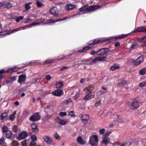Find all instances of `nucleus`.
<instances>
[{"mask_svg": "<svg viewBox=\"0 0 146 146\" xmlns=\"http://www.w3.org/2000/svg\"><path fill=\"white\" fill-rule=\"evenodd\" d=\"M41 22H39L37 20L33 23H31V24L27 25L26 26L24 27H19V28H21V29L24 30L27 29V28L29 27H32L33 26H34L36 25H39Z\"/></svg>", "mask_w": 146, "mask_h": 146, "instance_id": "nucleus-9", "label": "nucleus"}, {"mask_svg": "<svg viewBox=\"0 0 146 146\" xmlns=\"http://www.w3.org/2000/svg\"><path fill=\"white\" fill-rule=\"evenodd\" d=\"M69 113L70 114H69L68 115H70L71 117H73V116H74V115L73 113V111H71L69 112Z\"/></svg>", "mask_w": 146, "mask_h": 146, "instance_id": "nucleus-60", "label": "nucleus"}, {"mask_svg": "<svg viewBox=\"0 0 146 146\" xmlns=\"http://www.w3.org/2000/svg\"><path fill=\"white\" fill-rule=\"evenodd\" d=\"M40 116L38 113H34L31 116L29 119L32 121H36L40 119Z\"/></svg>", "mask_w": 146, "mask_h": 146, "instance_id": "nucleus-3", "label": "nucleus"}, {"mask_svg": "<svg viewBox=\"0 0 146 146\" xmlns=\"http://www.w3.org/2000/svg\"><path fill=\"white\" fill-rule=\"evenodd\" d=\"M140 74L141 75H144L146 73V68H144L139 71Z\"/></svg>", "mask_w": 146, "mask_h": 146, "instance_id": "nucleus-33", "label": "nucleus"}, {"mask_svg": "<svg viewBox=\"0 0 146 146\" xmlns=\"http://www.w3.org/2000/svg\"><path fill=\"white\" fill-rule=\"evenodd\" d=\"M9 118L11 121H13L15 118V116L13 115L12 114L10 115Z\"/></svg>", "mask_w": 146, "mask_h": 146, "instance_id": "nucleus-55", "label": "nucleus"}, {"mask_svg": "<svg viewBox=\"0 0 146 146\" xmlns=\"http://www.w3.org/2000/svg\"><path fill=\"white\" fill-rule=\"evenodd\" d=\"M139 106V103L137 101H134L132 102L131 106V109H137Z\"/></svg>", "mask_w": 146, "mask_h": 146, "instance_id": "nucleus-14", "label": "nucleus"}, {"mask_svg": "<svg viewBox=\"0 0 146 146\" xmlns=\"http://www.w3.org/2000/svg\"><path fill=\"white\" fill-rule=\"evenodd\" d=\"M111 133V131H108L106 132V133L105 134L104 136L105 137H107L109 135L110 133Z\"/></svg>", "mask_w": 146, "mask_h": 146, "instance_id": "nucleus-54", "label": "nucleus"}, {"mask_svg": "<svg viewBox=\"0 0 146 146\" xmlns=\"http://www.w3.org/2000/svg\"><path fill=\"white\" fill-rule=\"evenodd\" d=\"M146 85V82H143L139 84V86L141 87H143Z\"/></svg>", "mask_w": 146, "mask_h": 146, "instance_id": "nucleus-44", "label": "nucleus"}, {"mask_svg": "<svg viewBox=\"0 0 146 146\" xmlns=\"http://www.w3.org/2000/svg\"><path fill=\"white\" fill-rule=\"evenodd\" d=\"M53 60L51 59L46 60H45V62L47 64H49L52 62Z\"/></svg>", "mask_w": 146, "mask_h": 146, "instance_id": "nucleus-53", "label": "nucleus"}, {"mask_svg": "<svg viewBox=\"0 0 146 146\" xmlns=\"http://www.w3.org/2000/svg\"><path fill=\"white\" fill-rule=\"evenodd\" d=\"M91 48V46H87L84 47L82 50V52H84Z\"/></svg>", "mask_w": 146, "mask_h": 146, "instance_id": "nucleus-46", "label": "nucleus"}, {"mask_svg": "<svg viewBox=\"0 0 146 146\" xmlns=\"http://www.w3.org/2000/svg\"><path fill=\"white\" fill-rule=\"evenodd\" d=\"M106 59V57H96L92 60L90 63V65L93 64L97 61H105Z\"/></svg>", "mask_w": 146, "mask_h": 146, "instance_id": "nucleus-6", "label": "nucleus"}, {"mask_svg": "<svg viewBox=\"0 0 146 146\" xmlns=\"http://www.w3.org/2000/svg\"><path fill=\"white\" fill-rule=\"evenodd\" d=\"M36 4L37 6L38 7H42L44 5V4L42 3L40 1H37Z\"/></svg>", "mask_w": 146, "mask_h": 146, "instance_id": "nucleus-38", "label": "nucleus"}, {"mask_svg": "<svg viewBox=\"0 0 146 146\" xmlns=\"http://www.w3.org/2000/svg\"><path fill=\"white\" fill-rule=\"evenodd\" d=\"M54 136L55 138L58 140H60V135L57 133H56L54 134Z\"/></svg>", "mask_w": 146, "mask_h": 146, "instance_id": "nucleus-47", "label": "nucleus"}, {"mask_svg": "<svg viewBox=\"0 0 146 146\" xmlns=\"http://www.w3.org/2000/svg\"><path fill=\"white\" fill-rule=\"evenodd\" d=\"M128 34H123L119 35L118 36H116L115 38L118 39H122L125 38L127 35Z\"/></svg>", "mask_w": 146, "mask_h": 146, "instance_id": "nucleus-28", "label": "nucleus"}, {"mask_svg": "<svg viewBox=\"0 0 146 146\" xmlns=\"http://www.w3.org/2000/svg\"><path fill=\"white\" fill-rule=\"evenodd\" d=\"M100 101L101 100L100 99H98L96 101V103L94 104V106L96 107L98 106L100 104Z\"/></svg>", "mask_w": 146, "mask_h": 146, "instance_id": "nucleus-41", "label": "nucleus"}, {"mask_svg": "<svg viewBox=\"0 0 146 146\" xmlns=\"http://www.w3.org/2000/svg\"><path fill=\"white\" fill-rule=\"evenodd\" d=\"M114 117L115 118L114 120L115 121H118L121 123H123L124 122L123 118L121 116L117 115H114Z\"/></svg>", "mask_w": 146, "mask_h": 146, "instance_id": "nucleus-16", "label": "nucleus"}, {"mask_svg": "<svg viewBox=\"0 0 146 146\" xmlns=\"http://www.w3.org/2000/svg\"><path fill=\"white\" fill-rule=\"evenodd\" d=\"M72 102V101L71 99L70 98H69L66 101H64V102L65 103H66H66H68L71 102Z\"/></svg>", "mask_w": 146, "mask_h": 146, "instance_id": "nucleus-57", "label": "nucleus"}, {"mask_svg": "<svg viewBox=\"0 0 146 146\" xmlns=\"http://www.w3.org/2000/svg\"><path fill=\"white\" fill-rule=\"evenodd\" d=\"M65 8L66 10L67 11H70L74 9L75 6L74 5L69 4L66 5Z\"/></svg>", "mask_w": 146, "mask_h": 146, "instance_id": "nucleus-19", "label": "nucleus"}, {"mask_svg": "<svg viewBox=\"0 0 146 146\" xmlns=\"http://www.w3.org/2000/svg\"><path fill=\"white\" fill-rule=\"evenodd\" d=\"M29 113V111H25L23 113V115L25 116H26Z\"/></svg>", "mask_w": 146, "mask_h": 146, "instance_id": "nucleus-64", "label": "nucleus"}, {"mask_svg": "<svg viewBox=\"0 0 146 146\" xmlns=\"http://www.w3.org/2000/svg\"><path fill=\"white\" fill-rule=\"evenodd\" d=\"M98 141L97 135H93L90 137L89 143L91 146H97Z\"/></svg>", "mask_w": 146, "mask_h": 146, "instance_id": "nucleus-2", "label": "nucleus"}, {"mask_svg": "<svg viewBox=\"0 0 146 146\" xmlns=\"http://www.w3.org/2000/svg\"><path fill=\"white\" fill-rule=\"evenodd\" d=\"M138 45L137 42H135L132 44L130 49H131L132 50L138 47Z\"/></svg>", "mask_w": 146, "mask_h": 146, "instance_id": "nucleus-25", "label": "nucleus"}, {"mask_svg": "<svg viewBox=\"0 0 146 146\" xmlns=\"http://www.w3.org/2000/svg\"><path fill=\"white\" fill-rule=\"evenodd\" d=\"M79 91L78 92L76 93V95L74 96V98L75 99H76L79 96Z\"/></svg>", "mask_w": 146, "mask_h": 146, "instance_id": "nucleus-63", "label": "nucleus"}, {"mask_svg": "<svg viewBox=\"0 0 146 146\" xmlns=\"http://www.w3.org/2000/svg\"><path fill=\"white\" fill-rule=\"evenodd\" d=\"M68 122V121H66L63 120H60L58 122V123L62 125H66Z\"/></svg>", "mask_w": 146, "mask_h": 146, "instance_id": "nucleus-26", "label": "nucleus"}, {"mask_svg": "<svg viewBox=\"0 0 146 146\" xmlns=\"http://www.w3.org/2000/svg\"><path fill=\"white\" fill-rule=\"evenodd\" d=\"M77 141L79 143L82 145H84L85 143V141L83 140L81 136L77 137Z\"/></svg>", "mask_w": 146, "mask_h": 146, "instance_id": "nucleus-23", "label": "nucleus"}, {"mask_svg": "<svg viewBox=\"0 0 146 146\" xmlns=\"http://www.w3.org/2000/svg\"><path fill=\"white\" fill-rule=\"evenodd\" d=\"M92 93L90 92H86V95L83 98V100H88L89 99L90 97L92 96Z\"/></svg>", "mask_w": 146, "mask_h": 146, "instance_id": "nucleus-21", "label": "nucleus"}, {"mask_svg": "<svg viewBox=\"0 0 146 146\" xmlns=\"http://www.w3.org/2000/svg\"><path fill=\"white\" fill-rule=\"evenodd\" d=\"M52 117L51 115H46L44 117V120L45 121H47L49 119L51 118Z\"/></svg>", "mask_w": 146, "mask_h": 146, "instance_id": "nucleus-37", "label": "nucleus"}, {"mask_svg": "<svg viewBox=\"0 0 146 146\" xmlns=\"http://www.w3.org/2000/svg\"><path fill=\"white\" fill-rule=\"evenodd\" d=\"M52 94L55 96H60L63 94V92L62 90H57L53 91Z\"/></svg>", "mask_w": 146, "mask_h": 146, "instance_id": "nucleus-11", "label": "nucleus"}, {"mask_svg": "<svg viewBox=\"0 0 146 146\" xmlns=\"http://www.w3.org/2000/svg\"><path fill=\"white\" fill-rule=\"evenodd\" d=\"M127 82L125 81H123L120 84H118L119 86V87H121L125 84H126Z\"/></svg>", "mask_w": 146, "mask_h": 146, "instance_id": "nucleus-45", "label": "nucleus"}, {"mask_svg": "<svg viewBox=\"0 0 146 146\" xmlns=\"http://www.w3.org/2000/svg\"><path fill=\"white\" fill-rule=\"evenodd\" d=\"M108 141V137H103V140L102 141V143L106 144Z\"/></svg>", "mask_w": 146, "mask_h": 146, "instance_id": "nucleus-36", "label": "nucleus"}, {"mask_svg": "<svg viewBox=\"0 0 146 146\" xmlns=\"http://www.w3.org/2000/svg\"><path fill=\"white\" fill-rule=\"evenodd\" d=\"M31 127L34 131L36 132L38 131V129L37 128V126L36 124L35 123H32L31 125Z\"/></svg>", "mask_w": 146, "mask_h": 146, "instance_id": "nucleus-24", "label": "nucleus"}, {"mask_svg": "<svg viewBox=\"0 0 146 146\" xmlns=\"http://www.w3.org/2000/svg\"><path fill=\"white\" fill-rule=\"evenodd\" d=\"M68 68H69L68 67L66 66H62V67H60V70H64L65 69Z\"/></svg>", "mask_w": 146, "mask_h": 146, "instance_id": "nucleus-59", "label": "nucleus"}, {"mask_svg": "<svg viewBox=\"0 0 146 146\" xmlns=\"http://www.w3.org/2000/svg\"><path fill=\"white\" fill-rule=\"evenodd\" d=\"M8 131L7 130V128L6 126H3V129H2V132L3 133H4L5 132H7V131Z\"/></svg>", "mask_w": 146, "mask_h": 146, "instance_id": "nucleus-49", "label": "nucleus"}, {"mask_svg": "<svg viewBox=\"0 0 146 146\" xmlns=\"http://www.w3.org/2000/svg\"><path fill=\"white\" fill-rule=\"evenodd\" d=\"M5 143V140L3 138H2L0 139V145H2Z\"/></svg>", "mask_w": 146, "mask_h": 146, "instance_id": "nucleus-48", "label": "nucleus"}, {"mask_svg": "<svg viewBox=\"0 0 146 146\" xmlns=\"http://www.w3.org/2000/svg\"><path fill=\"white\" fill-rule=\"evenodd\" d=\"M102 40L101 39H95L90 41L89 44L90 45L96 44L102 42Z\"/></svg>", "mask_w": 146, "mask_h": 146, "instance_id": "nucleus-18", "label": "nucleus"}, {"mask_svg": "<svg viewBox=\"0 0 146 146\" xmlns=\"http://www.w3.org/2000/svg\"><path fill=\"white\" fill-rule=\"evenodd\" d=\"M67 113L65 112H61L59 113V115L60 116L63 117L66 115Z\"/></svg>", "mask_w": 146, "mask_h": 146, "instance_id": "nucleus-43", "label": "nucleus"}, {"mask_svg": "<svg viewBox=\"0 0 146 146\" xmlns=\"http://www.w3.org/2000/svg\"><path fill=\"white\" fill-rule=\"evenodd\" d=\"M119 68L118 65L115 64L110 67V69L111 70L113 71L114 70L117 69Z\"/></svg>", "mask_w": 146, "mask_h": 146, "instance_id": "nucleus-27", "label": "nucleus"}, {"mask_svg": "<svg viewBox=\"0 0 146 146\" xmlns=\"http://www.w3.org/2000/svg\"><path fill=\"white\" fill-rule=\"evenodd\" d=\"M16 80V78L15 76H13L11 77L7 81V83H11L13 81H15Z\"/></svg>", "mask_w": 146, "mask_h": 146, "instance_id": "nucleus-30", "label": "nucleus"}, {"mask_svg": "<svg viewBox=\"0 0 146 146\" xmlns=\"http://www.w3.org/2000/svg\"><path fill=\"white\" fill-rule=\"evenodd\" d=\"M13 129L15 132L17 131L18 130L17 127L16 126H13Z\"/></svg>", "mask_w": 146, "mask_h": 146, "instance_id": "nucleus-62", "label": "nucleus"}, {"mask_svg": "<svg viewBox=\"0 0 146 146\" xmlns=\"http://www.w3.org/2000/svg\"><path fill=\"white\" fill-rule=\"evenodd\" d=\"M24 18L23 16H20L19 17H16L15 18V20L17 22H19L20 20L23 19Z\"/></svg>", "mask_w": 146, "mask_h": 146, "instance_id": "nucleus-39", "label": "nucleus"}, {"mask_svg": "<svg viewBox=\"0 0 146 146\" xmlns=\"http://www.w3.org/2000/svg\"><path fill=\"white\" fill-rule=\"evenodd\" d=\"M63 86V83L60 82L57 83L56 84V88H59L62 87Z\"/></svg>", "mask_w": 146, "mask_h": 146, "instance_id": "nucleus-35", "label": "nucleus"}, {"mask_svg": "<svg viewBox=\"0 0 146 146\" xmlns=\"http://www.w3.org/2000/svg\"><path fill=\"white\" fill-rule=\"evenodd\" d=\"M25 20H27L26 21H24V23H27L31 21V20L29 18L25 19Z\"/></svg>", "mask_w": 146, "mask_h": 146, "instance_id": "nucleus-61", "label": "nucleus"}, {"mask_svg": "<svg viewBox=\"0 0 146 146\" xmlns=\"http://www.w3.org/2000/svg\"><path fill=\"white\" fill-rule=\"evenodd\" d=\"M20 30H21V28H19V27L12 30L9 32L6 33H5L1 35L2 37H4L6 36L7 35H9L11 34L15 33L17 31Z\"/></svg>", "mask_w": 146, "mask_h": 146, "instance_id": "nucleus-13", "label": "nucleus"}, {"mask_svg": "<svg viewBox=\"0 0 146 146\" xmlns=\"http://www.w3.org/2000/svg\"><path fill=\"white\" fill-rule=\"evenodd\" d=\"M78 64L79 65H80V64H90V63H88V62H84L83 61H79L78 62Z\"/></svg>", "mask_w": 146, "mask_h": 146, "instance_id": "nucleus-51", "label": "nucleus"}, {"mask_svg": "<svg viewBox=\"0 0 146 146\" xmlns=\"http://www.w3.org/2000/svg\"><path fill=\"white\" fill-rule=\"evenodd\" d=\"M11 7H12V5H11V4L9 3H7L5 5V7L7 9L10 8Z\"/></svg>", "mask_w": 146, "mask_h": 146, "instance_id": "nucleus-52", "label": "nucleus"}, {"mask_svg": "<svg viewBox=\"0 0 146 146\" xmlns=\"http://www.w3.org/2000/svg\"><path fill=\"white\" fill-rule=\"evenodd\" d=\"M50 13L53 16L57 17L58 15V9L56 7H54L51 8L50 10Z\"/></svg>", "mask_w": 146, "mask_h": 146, "instance_id": "nucleus-8", "label": "nucleus"}, {"mask_svg": "<svg viewBox=\"0 0 146 146\" xmlns=\"http://www.w3.org/2000/svg\"><path fill=\"white\" fill-rule=\"evenodd\" d=\"M102 6H99L96 5H93L88 6H83L79 9V11L80 12L84 11L91 12L95 11L100 8Z\"/></svg>", "mask_w": 146, "mask_h": 146, "instance_id": "nucleus-1", "label": "nucleus"}, {"mask_svg": "<svg viewBox=\"0 0 146 146\" xmlns=\"http://www.w3.org/2000/svg\"><path fill=\"white\" fill-rule=\"evenodd\" d=\"M19 67H15L9 68L6 72H5L4 70H2L0 71V75L1 74L7 72H15L19 70Z\"/></svg>", "mask_w": 146, "mask_h": 146, "instance_id": "nucleus-5", "label": "nucleus"}, {"mask_svg": "<svg viewBox=\"0 0 146 146\" xmlns=\"http://www.w3.org/2000/svg\"><path fill=\"white\" fill-rule=\"evenodd\" d=\"M146 32V27L142 26L134 30L133 32L134 33L136 32Z\"/></svg>", "mask_w": 146, "mask_h": 146, "instance_id": "nucleus-17", "label": "nucleus"}, {"mask_svg": "<svg viewBox=\"0 0 146 146\" xmlns=\"http://www.w3.org/2000/svg\"><path fill=\"white\" fill-rule=\"evenodd\" d=\"M43 139L47 145H55V143L52 140L51 138L49 137L48 136H44L43 137Z\"/></svg>", "mask_w": 146, "mask_h": 146, "instance_id": "nucleus-4", "label": "nucleus"}, {"mask_svg": "<svg viewBox=\"0 0 146 146\" xmlns=\"http://www.w3.org/2000/svg\"><path fill=\"white\" fill-rule=\"evenodd\" d=\"M11 145V146H18L19 144L17 141L14 140L12 141Z\"/></svg>", "mask_w": 146, "mask_h": 146, "instance_id": "nucleus-40", "label": "nucleus"}, {"mask_svg": "<svg viewBox=\"0 0 146 146\" xmlns=\"http://www.w3.org/2000/svg\"><path fill=\"white\" fill-rule=\"evenodd\" d=\"M7 113H3L1 115V119L3 120L6 119L7 118Z\"/></svg>", "mask_w": 146, "mask_h": 146, "instance_id": "nucleus-29", "label": "nucleus"}, {"mask_svg": "<svg viewBox=\"0 0 146 146\" xmlns=\"http://www.w3.org/2000/svg\"><path fill=\"white\" fill-rule=\"evenodd\" d=\"M36 143L34 141H31L30 143L29 146H35L36 145Z\"/></svg>", "mask_w": 146, "mask_h": 146, "instance_id": "nucleus-58", "label": "nucleus"}, {"mask_svg": "<svg viewBox=\"0 0 146 146\" xmlns=\"http://www.w3.org/2000/svg\"><path fill=\"white\" fill-rule=\"evenodd\" d=\"M6 137L7 138H11L12 136V133L10 131H7L6 134Z\"/></svg>", "mask_w": 146, "mask_h": 146, "instance_id": "nucleus-32", "label": "nucleus"}, {"mask_svg": "<svg viewBox=\"0 0 146 146\" xmlns=\"http://www.w3.org/2000/svg\"><path fill=\"white\" fill-rule=\"evenodd\" d=\"M31 138L32 141H35L37 140V137L34 135H32L31 136Z\"/></svg>", "mask_w": 146, "mask_h": 146, "instance_id": "nucleus-42", "label": "nucleus"}, {"mask_svg": "<svg viewBox=\"0 0 146 146\" xmlns=\"http://www.w3.org/2000/svg\"><path fill=\"white\" fill-rule=\"evenodd\" d=\"M27 135V133L25 132L22 131L19 134L17 137V139L20 140L26 138Z\"/></svg>", "mask_w": 146, "mask_h": 146, "instance_id": "nucleus-10", "label": "nucleus"}, {"mask_svg": "<svg viewBox=\"0 0 146 146\" xmlns=\"http://www.w3.org/2000/svg\"><path fill=\"white\" fill-rule=\"evenodd\" d=\"M144 59L143 56H140L136 60L133 62V64L135 66H137L143 61Z\"/></svg>", "mask_w": 146, "mask_h": 146, "instance_id": "nucleus-7", "label": "nucleus"}, {"mask_svg": "<svg viewBox=\"0 0 146 146\" xmlns=\"http://www.w3.org/2000/svg\"><path fill=\"white\" fill-rule=\"evenodd\" d=\"M55 22V20H54L53 19H49L47 20L46 22L45 23L48 24H50Z\"/></svg>", "mask_w": 146, "mask_h": 146, "instance_id": "nucleus-34", "label": "nucleus"}, {"mask_svg": "<svg viewBox=\"0 0 146 146\" xmlns=\"http://www.w3.org/2000/svg\"><path fill=\"white\" fill-rule=\"evenodd\" d=\"M26 79V76L25 75H21L19 76L18 82L19 84H21L25 82Z\"/></svg>", "mask_w": 146, "mask_h": 146, "instance_id": "nucleus-15", "label": "nucleus"}, {"mask_svg": "<svg viewBox=\"0 0 146 146\" xmlns=\"http://www.w3.org/2000/svg\"><path fill=\"white\" fill-rule=\"evenodd\" d=\"M106 52L105 48H103L98 50L96 53L97 55H101L105 54Z\"/></svg>", "mask_w": 146, "mask_h": 146, "instance_id": "nucleus-20", "label": "nucleus"}, {"mask_svg": "<svg viewBox=\"0 0 146 146\" xmlns=\"http://www.w3.org/2000/svg\"><path fill=\"white\" fill-rule=\"evenodd\" d=\"M93 90V88L92 86L90 85L85 88L84 90H87V92H90L92 93V91Z\"/></svg>", "mask_w": 146, "mask_h": 146, "instance_id": "nucleus-22", "label": "nucleus"}, {"mask_svg": "<svg viewBox=\"0 0 146 146\" xmlns=\"http://www.w3.org/2000/svg\"><path fill=\"white\" fill-rule=\"evenodd\" d=\"M32 2H30L28 3L25 5V8L26 10H28L30 8L31 6L30 5L31 4Z\"/></svg>", "mask_w": 146, "mask_h": 146, "instance_id": "nucleus-31", "label": "nucleus"}, {"mask_svg": "<svg viewBox=\"0 0 146 146\" xmlns=\"http://www.w3.org/2000/svg\"><path fill=\"white\" fill-rule=\"evenodd\" d=\"M105 131V130L104 129H102L99 130V133L101 134H104Z\"/></svg>", "mask_w": 146, "mask_h": 146, "instance_id": "nucleus-50", "label": "nucleus"}, {"mask_svg": "<svg viewBox=\"0 0 146 146\" xmlns=\"http://www.w3.org/2000/svg\"><path fill=\"white\" fill-rule=\"evenodd\" d=\"M46 79L47 80H49L51 79V77L50 75H47L46 76Z\"/></svg>", "mask_w": 146, "mask_h": 146, "instance_id": "nucleus-56", "label": "nucleus"}, {"mask_svg": "<svg viewBox=\"0 0 146 146\" xmlns=\"http://www.w3.org/2000/svg\"><path fill=\"white\" fill-rule=\"evenodd\" d=\"M89 118V116L87 114H83L81 117L82 123L84 124H86Z\"/></svg>", "mask_w": 146, "mask_h": 146, "instance_id": "nucleus-12", "label": "nucleus"}]
</instances>
